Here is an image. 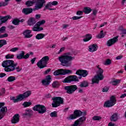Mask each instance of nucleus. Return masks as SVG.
I'll list each match as a JSON object with an SVG mask.
<instances>
[{
  "label": "nucleus",
  "instance_id": "nucleus-1",
  "mask_svg": "<svg viewBox=\"0 0 126 126\" xmlns=\"http://www.w3.org/2000/svg\"><path fill=\"white\" fill-rule=\"evenodd\" d=\"M17 65H18V63H15L12 60H6L2 63V66L4 67V70L6 72L14 71L15 69H16L17 72H20L22 70V68L19 67V66H17Z\"/></svg>",
  "mask_w": 126,
  "mask_h": 126
},
{
  "label": "nucleus",
  "instance_id": "nucleus-2",
  "mask_svg": "<svg viewBox=\"0 0 126 126\" xmlns=\"http://www.w3.org/2000/svg\"><path fill=\"white\" fill-rule=\"evenodd\" d=\"M75 59V57H72V53L67 52L64 55H62L58 58L59 62L61 63L63 66H70L71 65V61Z\"/></svg>",
  "mask_w": 126,
  "mask_h": 126
},
{
  "label": "nucleus",
  "instance_id": "nucleus-3",
  "mask_svg": "<svg viewBox=\"0 0 126 126\" xmlns=\"http://www.w3.org/2000/svg\"><path fill=\"white\" fill-rule=\"evenodd\" d=\"M97 67L96 75L93 78L92 84H94V83L98 84L100 80H103V79H104V75H103L104 70H103V69L99 67V65L97 66Z\"/></svg>",
  "mask_w": 126,
  "mask_h": 126
},
{
  "label": "nucleus",
  "instance_id": "nucleus-4",
  "mask_svg": "<svg viewBox=\"0 0 126 126\" xmlns=\"http://www.w3.org/2000/svg\"><path fill=\"white\" fill-rule=\"evenodd\" d=\"M50 60V58L49 56H44L37 63V65L39 68L40 69L47 67V64H48V62Z\"/></svg>",
  "mask_w": 126,
  "mask_h": 126
},
{
  "label": "nucleus",
  "instance_id": "nucleus-5",
  "mask_svg": "<svg viewBox=\"0 0 126 126\" xmlns=\"http://www.w3.org/2000/svg\"><path fill=\"white\" fill-rule=\"evenodd\" d=\"M53 102L52 104L53 108H57L63 104V98L61 96H56L52 98Z\"/></svg>",
  "mask_w": 126,
  "mask_h": 126
},
{
  "label": "nucleus",
  "instance_id": "nucleus-6",
  "mask_svg": "<svg viewBox=\"0 0 126 126\" xmlns=\"http://www.w3.org/2000/svg\"><path fill=\"white\" fill-rule=\"evenodd\" d=\"M32 4L35 3L34 8H33V11H36V10L41 9L44 6V4L46 3V0H32Z\"/></svg>",
  "mask_w": 126,
  "mask_h": 126
},
{
  "label": "nucleus",
  "instance_id": "nucleus-7",
  "mask_svg": "<svg viewBox=\"0 0 126 126\" xmlns=\"http://www.w3.org/2000/svg\"><path fill=\"white\" fill-rule=\"evenodd\" d=\"M46 23V21L45 20H42L37 22L35 25L32 28V30L34 32H40V31H43L44 28L42 27H40L41 25H44Z\"/></svg>",
  "mask_w": 126,
  "mask_h": 126
},
{
  "label": "nucleus",
  "instance_id": "nucleus-8",
  "mask_svg": "<svg viewBox=\"0 0 126 126\" xmlns=\"http://www.w3.org/2000/svg\"><path fill=\"white\" fill-rule=\"evenodd\" d=\"M117 103V100L115 96L112 95L109 100H107L104 103V107L105 108H111L113 107Z\"/></svg>",
  "mask_w": 126,
  "mask_h": 126
},
{
  "label": "nucleus",
  "instance_id": "nucleus-9",
  "mask_svg": "<svg viewBox=\"0 0 126 126\" xmlns=\"http://www.w3.org/2000/svg\"><path fill=\"white\" fill-rule=\"evenodd\" d=\"M32 110L33 111H35L36 112H38V114H44L47 112V108L46 107L43 105L37 104L35 105L34 107H33Z\"/></svg>",
  "mask_w": 126,
  "mask_h": 126
},
{
  "label": "nucleus",
  "instance_id": "nucleus-10",
  "mask_svg": "<svg viewBox=\"0 0 126 126\" xmlns=\"http://www.w3.org/2000/svg\"><path fill=\"white\" fill-rule=\"evenodd\" d=\"M5 105L4 102H0V120H1L7 112V108L3 106Z\"/></svg>",
  "mask_w": 126,
  "mask_h": 126
},
{
  "label": "nucleus",
  "instance_id": "nucleus-11",
  "mask_svg": "<svg viewBox=\"0 0 126 126\" xmlns=\"http://www.w3.org/2000/svg\"><path fill=\"white\" fill-rule=\"evenodd\" d=\"M72 81H79L77 76H69L64 79L62 82H63V83H70L71 82H72Z\"/></svg>",
  "mask_w": 126,
  "mask_h": 126
},
{
  "label": "nucleus",
  "instance_id": "nucleus-12",
  "mask_svg": "<svg viewBox=\"0 0 126 126\" xmlns=\"http://www.w3.org/2000/svg\"><path fill=\"white\" fill-rule=\"evenodd\" d=\"M64 89L67 94H72L77 90V86L76 85L67 86L64 87Z\"/></svg>",
  "mask_w": 126,
  "mask_h": 126
},
{
  "label": "nucleus",
  "instance_id": "nucleus-13",
  "mask_svg": "<svg viewBox=\"0 0 126 126\" xmlns=\"http://www.w3.org/2000/svg\"><path fill=\"white\" fill-rule=\"evenodd\" d=\"M82 116V111L79 110H76L74 111V114H71L69 117V120H75L76 118H79Z\"/></svg>",
  "mask_w": 126,
  "mask_h": 126
},
{
  "label": "nucleus",
  "instance_id": "nucleus-14",
  "mask_svg": "<svg viewBox=\"0 0 126 126\" xmlns=\"http://www.w3.org/2000/svg\"><path fill=\"white\" fill-rule=\"evenodd\" d=\"M76 74L79 75V79H81L82 77H86L88 75V72L86 70H78L76 72Z\"/></svg>",
  "mask_w": 126,
  "mask_h": 126
},
{
  "label": "nucleus",
  "instance_id": "nucleus-15",
  "mask_svg": "<svg viewBox=\"0 0 126 126\" xmlns=\"http://www.w3.org/2000/svg\"><path fill=\"white\" fill-rule=\"evenodd\" d=\"M118 38L119 36H116L113 38L108 40L106 43V46H107V47L113 46V45H114V44H116V43L119 41V39H118Z\"/></svg>",
  "mask_w": 126,
  "mask_h": 126
},
{
  "label": "nucleus",
  "instance_id": "nucleus-16",
  "mask_svg": "<svg viewBox=\"0 0 126 126\" xmlns=\"http://www.w3.org/2000/svg\"><path fill=\"white\" fill-rule=\"evenodd\" d=\"M51 81H52V76L49 75L46 76V78L42 80L41 83L43 86H48L51 83Z\"/></svg>",
  "mask_w": 126,
  "mask_h": 126
},
{
  "label": "nucleus",
  "instance_id": "nucleus-17",
  "mask_svg": "<svg viewBox=\"0 0 126 126\" xmlns=\"http://www.w3.org/2000/svg\"><path fill=\"white\" fill-rule=\"evenodd\" d=\"M19 118H20V116L19 114H15L11 119V122L12 124H17V123H19Z\"/></svg>",
  "mask_w": 126,
  "mask_h": 126
},
{
  "label": "nucleus",
  "instance_id": "nucleus-18",
  "mask_svg": "<svg viewBox=\"0 0 126 126\" xmlns=\"http://www.w3.org/2000/svg\"><path fill=\"white\" fill-rule=\"evenodd\" d=\"M34 8L32 9V8H25L23 9L22 12L26 14V15H28V14H30V13H32L33 11H34Z\"/></svg>",
  "mask_w": 126,
  "mask_h": 126
},
{
  "label": "nucleus",
  "instance_id": "nucleus-19",
  "mask_svg": "<svg viewBox=\"0 0 126 126\" xmlns=\"http://www.w3.org/2000/svg\"><path fill=\"white\" fill-rule=\"evenodd\" d=\"M23 34L25 36V38H31L32 36V34H31V31L29 30H27L24 31Z\"/></svg>",
  "mask_w": 126,
  "mask_h": 126
},
{
  "label": "nucleus",
  "instance_id": "nucleus-20",
  "mask_svg": "<svg viewBox=\"0 0 126 126\" xmlns=\"http://www.w3.org/2000/svg\"><path fill=\"white\" fill-rule=\"evenodd\" d=\"M28 24L29 26H33L36 24V20L33 17H31L28 20Z\"/></svg>",
  "mask_w": 126,
  "mask_h": 126
},
{
  "label": "nucleus",
  "instance_id": "nucleus-21",
  "mask_svg": "<svg viewBox=\"0 0 126 126\" xmlns=\"http://www.w3.org/2000/svg\"><path fill=\"white\" fill-rule=\"evenodd\" d=\"M85 121H86V117L83 116L82 117H80L76 121L80 125V126H81L83 124V123L85 122Z\"/></svg>",
  "mask_w": 126,
  "mask_h": 126
},
{
  "label": "nucleus",
  "instance_id": "nucleus-22",
  "mask_svg": "<svg viewBox=\"0 0 126 126\" xmlns=\"http://www.w3.org/2000/svg\"><path fill=\"white\" fill-rule=\"evenodd\" d=\"M97 44H94L92 45L89 46V52H91L93 53V52H95L97 50Z\"/></svg>",
  "mask_w": 126,
  "mask_h": 126
},
{
  "label": "nucleus",
  "instance_id": "nucleus-23",
  "mask_svg": "<svg viewBox=\"0 0 126 126\" xmlns=\"http://www.w3.org/2000/svg\"><path fill=\"white\" fill-rule=\"evenodd\" d=\"M50 7H52V4L51 3V2H49L45 5L43 10H46L47 9H48V10H56L55 8H50Z\"/></svg>",
  "mask_w": 126,
  "mask_h": 126
},
{
  "label": "nucleus",
  "instance_id": "nucleus-24",
  "mask_svg": "<svg viewBox=\"0 0 126 126\" xmlns=\"http://www.w3.org/2000/svg\"><path fill=\"white\" fill-rule=\"evenodd\" d=\"M33 114V111L32 110L29 109L25 111V113L24 114V116H27V117H31Z\"/></svg>",
  "mask_w": 126,
  "mask_h": 126
},
{
  "label": "nucleus",
  "instance_id": "nucleus-25",
  "mask_svg": "<svg viewBox=\"0 0 126 126\" xmlns=\"http://www.w3.org/2000/svg\"><path fill=\"white\" fill-rule=\"evenodd\" d=\"M118 113H114L110 117V120L112 122H117L118 121Z\"/></svg>",
  "mask_w": 126,
  "mask_h": 126
},
{
  "label": "nucleus",
  "instance_id": "nucleus-26",
  "mask_svg": "<svg viewBox=\"0 0 126 126\" xmlns=\"http://www.w3.org/2000/svg\"><path fill=\"white\" fill-rule=\"evenodd\" d=\"M24 55H25V52L23 51H21L19 54L17 55V60H22V59H24Z\"/></svg>",
  "mask_w": 126,
  "mask_h": 126
},
{
  "label": "nucleus",
  "instance_id": "nucleus-27",
  "mask_svg": "<svg viewBox=\"0 0 126 126\" xmlns=\"http://www.w3.org/2000/svg\"><path fill=\"white\" fill-rule=\"evenodd\" d=\"M54 75L57 76L58 75H63V69H60L57 70H56L53 73Z\"/></svg>",
  "mask_w": 126,
  "mask_h": 126
},
{
  "label": "nucleus",
  "instance_id": "nucleus-28",
  "mask_svg": "<svg viewBox=\"0 0 126 126\" xmlns=\"http://www.w3.org/2000/svg\"><path fill=\"white\" fill-rule=\"evenodd\" d=\"M83 11L85 14H88L92 11V9L89 7H85Z\"/></svg>",
  "mask_w": 126,
  "mask_h": 126
},
{
  "label": "nucleus",
  "instance_id": "nucleus-29",
  "mask_svg": "<svg viewBox=\"0 0 126 126\" xmlns=\"http://www.w3.org/2000/svg\"><path fill=\"white\" fill-rule=\"evenodd\" d=\"M10 18H11V16L10 15L5 16L4 17L2 16L1 22L2 23H5V22H6L8 19H10Z\"/></svg>",
  "mask_w": 126,
  "mask_h": 126
},
{
  "label": "nucleus",
  "instance_id": "nucleus-30",
  "mask_svg": "<svg viewBox=\"0 0 126 126\" xmlns=\"http://www.w3.org/2000/svg\"><path fill=\"white\" fill-rule=\"evenodd\" d=\"M80 87H81V88L88 87V82L86 81H84L82 82L80 84Z\"/></svg>",
  "mask_w": 126,
  "mask_h": 126
},
{
  "label": "nucleus",
  "instance_id": "nucleus-31",
  "mask_svg": "<svg viewBox=\"0 0 126 126\" xmlns=\"http://www.w3.org/2000/svg\"><path fill=\"white\" fill-rule=\"evenodd\" d=\"M86 38L83 39L84 42H88L90 40L92 39V35L91 34H88L85 35Z\"/></svg>",
  "mask_w": 126,
  "mask_h": 126
},
{
  "label": "nucleus",
  "instance_id": "nucleus-32",
  "mask_svg": "<svg viewBox=\"0 0 126 126\" xmlns=\"http://www.w3.org/2000/svg\"><path fill=\"white\" fill-rule=\"evenodd\" d=\"M44 37L45 34L44 33H38L35 36V38L37 40H41V39H43Z\"/></svg>",
  "mask_w": 126,
  "mask_h": 126
},
{
  "label": "nucleus",
  "instance_id": "nucleus-33",
  "mask_svg": "<svg viewBox=\"0 0 126 126\" xmlns=\"http://www.w3.org/2000/svg\"><path fill=\"white\" fill-rule=\"evenodd\" d=\"M72 72L70 70L62 69V75H65V74H69Z\"/></svg>",
  "mask_w": 126,
  "mask_h": 126
},
{
  "label": "nucleus",
  "instance_id": "nucleus-34",
  "mask_svg": "<svg viewBox=\"0 0 126 126\" xmlns=\"http://www.w3.org/2000/svg\"><path fill=\"white\" fill-rule=\"evenodd\" d=\"M105 37V34H104V32L101 31L99 34L96 35V38L98 39H102V38H104Z\"/></svg>",
  "mask_w": 126,
  "mask_h": 126
},
{
  "label": "nucleus",
  "instance_id": "nucleus-35",
  "mask_svg": "<svg viewBox=\"0 0 126 126\" xmlns=\"http://www.w3.org/2000/svg\"><path fill=\"white\" fill-rule=\"evenodd\" d=\"M120 83H121V80H115L111 82L112 85H113L114 86L120 84Z\"/></svg>",
  "mask_w": 126,
  "mask_h": 126
},
{
  "label": "nucleus",
  "instance_id": "nucleus-36",
  "mask_svg": "<svg viewBox=\"0 0 126 126\" xmlns=\"http://www.w3.org/2000/svg\"><path fill=\"white\" fill-rule=\"evenodd\" d=\"M23 99H25L24 95L23 94H20L17 97V102H19L20 101H22Z\"/></svg>",
  "mask_w": 126,
  "mask_h": 126
},
{
  "label": "nucleus",
  "instance_id": "nucleus-37",
  "mask_svg": "<svg viewBox=\"0 0 126 126\" xmlns=\"http://www.w3.org/2000/svg\"><path fill=\"white\" fill-rule=\"evenodd\" d=\"M16 79V78H15V76H9L7 79V81H8V82H13V81H14Z\"/></svg>",
  "mask_w": 126,
  "mask_h": 126
},
{
  "label": "nucleus",
  "instance_id": "nucleus-38",
  "mask_svg": "<svg viewBox=\"0 0 126 126\" xmlns=\"http://www.w3.org/2000/svg\"><path fill=\"white\" fill-rule=\"evenodd\" d=\"M23 95L24 97H25V98H27V97H29V96H30V95H31V92L28 91L24 93V94H23Z\"/></svg>",
  "mask_w": 126,
  "mask_h": 126
},
{
  "label": "nucleus",
  "instance_id": "nucleus-39",
  "mask_svg": "<svg viewBox=\"0 0 126 126\" xmlns=\"http://www.w3.org/2000/svg\"><path fill=\"white\" fill-rule=\"evenodd\" d=\"M31 105H32V103H31V102H24L23 104V106H24L25 108H27V107H29V106H31Z\"/></svg>",
  "mask_w": 126,
  "mask_h": 126
},
{
  "label": "nucleus",
  "instance_id": "nucleus-40",
  "mask_svg": "<svg viewBox=\"0 0 126 126\" xmlns=\"http://www.w3.org/2000/svg\"><path fill=\"white\" fill-rule=\"evenodd\" d=\"M6 40H0V48H1L4 45H6Z\"/></svg>",
  "mask_w": 126,
  "mask_h": 126
},
{
  "label": "nucleus",
  "instance_id": "nucleus-41",
  "mask_svg": "<svg viewBox=\"0 0 126 126\" xmlns=\"http://www.w3.org/2000/svg\"><path fill=\"white\" fill-rule=\"evenodd\" d=\"M102 119V117L98 116H94L93 117V121H100Z\"/></svg>",
  "mask_w": 126,
  "mask_h": 126
},
{
  "label": "nucleus",
  "instance_id": "nucleus-42",
  "mask_svg": "<svg viewBox=\"0 0 126 126\" xmlns=\"http://www.w3.org/2000/svg\"><path fill=\"white\" fill-rule=\"evenodd\" d=\"M50 117H51V118H56V117H58V114H57V111H54V112H51L50 113Z\"/></svg>",
  "mask_w": 126,
  "mask_h": 126
},
{
  "label": "nucleus",
  "instance_id": "nucleus-43",
  "mask_svg": "<svg viewBox=\"0 0 126 126\" xmlns=\"http://www.w3.org/2000/svg\"><path fill=\"white\" fill-rule=\"evenodd\" d=\"M12 23L14 25H18L19 24L18 19H14L12 21Z\"/></svg>",
  "mask_w": 126,
  "mask_h": 126
},
{
  "label": "nucleus",
  "instance_id": "nucleus-44",
  "mask_svg": "<svg viewBox=\"0 0 126 126\" xmlns=\"http://www.w3.org/2000/svg\"><path fill=\"white\" fill-rule=\"evenodd\" d=\"M26 5H27L28 7L32 6L33 5V3L31 0H28L26 2Z\"/></svg>",
  "mask_w": 126,
  "mask_h": 126
},
{
  "label": "nucleus",
  "instance_id": "nucleus-45",
  "mask_svg": "<svg viewBox=\"0 0 126 126\" xmlns=\"http://www.w3.org/2000/svg\"><path fill=\"white\" fill-rule=\"evenodd\" d=\"M6 29V28L4 26H3L0 28V34H2V33H4V32H5Z\"/></svg>",
  "mask_w": 126,
  "mask_h": 126
},
{
  "label": "nucleus",
  "instance_id": "nucleus-46",
  "mask_svg": "<svg viewBox=\"0 0 126 126\" xmlns=\"http://www.w3.org/2000/svg\"><path fill=\"white\" fill-rule=\"evenodd\" d=\"M13 58H14V55L7 54V55L5 56V58L6 59H13Z\"/></svg>",
  "mask_w": 126,
  "mask_h": 126
},
{
  "label": "nucleus",
  "instance_id": "nucleus-47",
  "mask_svg": "<svg viewBox=\"0 0 126 126\" xmlns=\"http://www.w3.org/2000/svg\"><path fill=\"white\" fill-rule=\"evenodd\" d=\"M52 86L54 88H57L59 87V83H58V82H54L52 84Z\"/></svg>",
  "mask_w": 126,
  "mask_h": 126
},
{
  "label": "nucleus",
  "instance_id": "nucleus-48",
  "mask_svg": "<svg viewBox=\"0 0 126 126\" xmlns=\"http://www.w3.org/2000/svg\"><path fill=\"white\" fill-rule=\"evenodd\" d=\"M80 18H82V16H73L72 17L73 20H78V19H80Z\"/></svg>",
  "mask_w": 126,
  "mask_h": 126
},
{
  "label": "nucleus",
  "instance_id": "nucleus-49",
  "mask_svg": "<svg viewBox=\"0 0 126 126\" xmlns=\"http://www.w3.org/2000/svg\"><path fill=\"white\" fill-rule=\"evenodd\" d=\"M109 64H111V60L107 59L104 63V65H109Z\"/></svg>",
  "mask_w": 126,
  "mask_h": 126
},
{
  "label": "nucleus",
  "instance_id": "nucleus-50",
  "mask_svg": "<svg viewBox=\"0 0 126 126\" xmlns=\"http://www.w3.org/2000/svg\"><path fill=\"white\" fill-rule=\"evenodd\" d=\"M19 48L18 47H14L10 50V52H16L17 51H18Z\"/></svg>",
  "mask_w": 126,
  "mask_h": 126
},
{
  "label": "nucleus",
  "instance_id": "nucleus-51",
  "mask_svg": "<svg viewBox=\"0 0 126 126\" xmlns=\"http://www.w3.org/2000/svg\"><path fill=\"white\" fill-rule=\"evenodd\" d=\"M6 37H8V34L7 33H4L2 35L0 34V38H6Z\"/></svg>",
  "mask_w": 126,
  "mask_h": 126
},
{
  "label": "nucleus",
  "instance_id": "nucleus-52",
  "mask_svg": "<svg viewBox=\"0 0 126 126\" xmlns=\"http://www.w3.org/2000/svg\"><path fill=\"white\" fill-rule=\"evenodd\" d=\"M29 57H30V54L29 53L27 54L26 55H24V59L25 60H27V59L29 58Z\"/></svg>",
  "mask_w": 126,
  "mask_h": 126
},
{
  "label": "nucleus",
  "instance_id": "nucleus-53",
  "mask_svg": "<svg viewBox=\"0 0 126 126\" xmlns=\"http://www.w3.org/2000/svg\"><path fill=\"white\" fill-rule=\"evenodd\" d=\"M109 90V88L107 87H104L103 89H102V92H108Z\"/></svg>",
  "mask_w": 126,
  "mask_h": 126
},
{
  "label": "nucleus",
  "instance_id": "nucleus-54",
  "mask_svg": "<svg viewBox=\"0 0 126 126\" xmlns=\"http://www.w3.org/2000/svg\"><path fill=\"white\" fill-rule=\"evenodd\" d=\"M11 100H12V101H13L14 103H17V98L15 99V97L13 96L12 97H11L10 98Z\"/></svg>",
  "mask_w": 126,
  "mask_h": 126
},
{
  "label": "nucleus",
  "instance_id": "nucleus-55",
  "mask_svg": "<svg viewBox=\"0 0 126 126\" xmlns=\"http://www.w3.org/2000/svg\"><path fill=\"white\" fill-rule=\"evenodd\" d=\"M83 11L79 10L77 11L76 14L77 15H82V14H83Z\"/></svg>",
  "mask_w": 126,
  "mask_h": 126
},
{
  "label": "nucleus",
  "instance_id": "nucleus-56",
  "mask_svg": "<svg viewBox=\"0 0 126 126\" xmlns=\"http://www.w3.org/2000/svg\"><path fill=\"white\" fill-rule=\"evenodd\" d=\"M51 3L52 6H53V5H58L59 3L57 1H53V2H51Z\"/></svg>",
  "mask_w": 126,
  "mask_h": 126
},
{
  "label": "nucleus",
  "instance_id": "nucleus-57",
  "mask_svg": "<svg viewBox=\"0 0 126 126\" xmlns=\"http://www.w3.org/2000/svg\"><path fill=\"white\" fill-rule=\"evenodd\" d=\"M64 50H65V47H62L60 51L58 52V54H61V53H62V52H63V51H64Z\"/></svg>",
  "mask_w": 126,
  "mask_h": 126
},
{
  "label": "nucleus",
  "instance_id": "nucleus-58",
  "mask_svg": "<svg viewBox=\"0 0 126 126\" xmlns=\"http://www.w3.org/2000/svg\"><path fill=\"white\" fill-rule=\"evenodd\" d=\"M2 4L3 6H6L8 4V2L7 1H5L4 2H2Z\"/></svg>",
  "mask_w": 126,
  "mask_h": 126
},
{
  "label": "nucleus",
  "instance_id": "nucleus-59",
  "mask_svg": "<svg viewBox=\"0 0 126 126\" xmlns=\"http://www.w3.org/2000/svg\"><path fill=\"white\" fill-rule=\"evenodd\" d=\"M80 126L78 123V122L75 121L74 123V124L72 125V126Z\"/></svg>",
  "mask_w": 126,
  "mask_h": 126
},
{
  "label": "nucleus",
  "instance_id": "nucleus-60",
  "mask_svg": "<svg viewBox=\"0 0 126 126\" xmlns=\"http://www.w3.org/2000/svg\"><path fill=\"white\" fill-rule=\"evenodd\" d=\"M50 71H51V68H48L47 70L45 71L44 74H48Z\"/></svg>",
  "mask_w": 126,
  "mask_h": 126
},
{
  "label": "nucleus",
  "instance_id": "nucleus-61",
  "mask_svg": "<svg viewBox=\"0 0 126 126\" xmlns=\"http://www.w3.org/2000/svg\"><path fill=\"white\" fill-rule=\"evenodd\" d=\"M36 19H40L41 18V14H36L35 16Z\"/></svg>",
  "mask_w": 126,
  "mask_h": 126
},
{
  "label": "nucleus",
  "instance_id": "nucleus-62",
  "mask_svg": "<svg viewBox=\"0 0 126 126\" xmlns=\"http://www.w3.org/2000/svg\"><path fill=\"white\" fill-rule=\"evenodd\" d=\"M98 12V11L96 9L93 10V14L94 15H96L97 14V13Z\"/></svg>",
  "mask_w": 126,
  "mask_h": 126
},
{
  "label": "nucleus",
  "instance_id": "nucleus-63",
  "mask_svg": "<svg viewBox=\"0 0 126 126\" xmlns=\"http://www.w3.org/2000/svg\"><path fill=\"white\" fill-rule=\"evenodd\" d=\"M121 32H122L121 34L126 35V29L122 30Z\"/></svg>",
  "mask_w": 126,
  "mask_h": 126
},
{
  "label": "nucleus",
  "instance_id": "nucleus-64",
  "mask_svg": "<svg viewBox=\"0 0 126 126\" xmlns=\"http://www.w3.org/2000/svg\"><path fill=\"white\" fill-rule=\"evenodd\" d=\"M123 56L122 55H120V56H117L116 58V60H121V59H123Z\"/></svg>",
  "mask_w": 126,
  "mask_h": 126
}]
</instances>
